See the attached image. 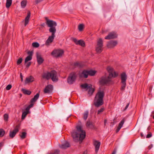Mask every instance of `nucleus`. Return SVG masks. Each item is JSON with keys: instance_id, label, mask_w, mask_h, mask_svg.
<instances>
[{"instance_id": "nucleus-1", "label": "nucleus", "mask_w": 154, "mask_h": 154, "mask_svg": "<svg viewBox=\"0 0 154 154\" xmlns=\"http://www.w3.org/2000/svg\"><path fill=\"white\" fill-rule=\"evenodd\" d=\"M76 129V131H73L71 133L73 140L76 142L79 140L82 141L85 137V131L82 130V127L81 125H77Z\"/></svg>"}, {"instance_id": "nucleus-2", "label": "nucleus", "mask_w": 154, "mask_h": 154, "mask_svg": "<svg viewBox=\"0 0 154 154\" xmlns=\"http://www.w3.org/2000/svg\"><path fill=\"white\" fill-rule=\"evenodd\" d=\"M107 70L109 73V76L107 77L103 76L101 78L99 82L102 85L109 84L111 81V78L112 77L115 78L118 75V74L114 71L112 68L108 67Z\"/></svg>"}, {"instance_id": "nucleus-3", "label": "nucleus", "mask_w": 154, "mask_h": 154, "mask_svg": "<svg viewBox=\"0 0 154 154\" xmlns=\"http://www.w3.org/2000/svg\"><path fill=\"white\" fill-rule=\"evenodd\" d=\"M104 95L103 91H98L94 99V104L96 107H98L103 104Z\"/></svg>"}, {"instance_id": "nucleus-4", "label": "nucleus", "mask_w": 154, "mask_h": 154, "mask_svg": "<svg viewBox=\"0 0 154 154\" xmlns=\"http://www.w3.org/2000/svg\"><path fill=\"white\" fill-rule=\"evenodd\" d=\"M46 24L48 27H50L49 29L50 32H52L51 31V30H53L54 32H56V26H57V23L55 21L51 20H48L47 22H46Z\"/></svg>"}, {"instance_id": "nucleus-5", "label": "nucleus", "mask_w": 154, "mask_h": 154, "mask_svg": "<svg viewBox=\"0 0 154 154\" xmlns=\"http://www.w3.org/2000/svg\"><path fill=\"white\" fill-rule=\"evenodd\" d=\"M81 87L82 88L86 89L87 90L89 89L88 91V94L91 96L92 95L94 92L95 91L94 88L92 87V85H88L87 83H85L81 85Z\"/></svg>"}, {"instance_id": "nucleus-6", "label": "nucleus", "mask_w": 154, "mask_h": 154, "mask_svg": "<svg viewBox=\"0 0 154 154\" xmlns=\"http://www.w3.org/2000/svg\"><path fill=\"white\" fill-rule=\"evenodd\" d=\"M76 78V75L75 73L73 72L71 73L68 78L67 83L70 85L72 84L75 81Z\"/></svg>"}, {"instance_id": "nucleus-7", "label": "nucleus", "mask_w": 154, "mask_h": 154, "mask_svg": "<svg viewBox=\"0 0 154 154\" xmlns=\"http://www.w3.org/2000/svg\"><path fill=\"white\" fill-rule=\"evenodd\" d=\"M53 31L51 30V31L52 32H51L52 33L51 35L49 36L45 42V44L47 46L49 45L50 44L53 42L55 37V32H54Z\"/></svg>"}, {"instance_id": "nucleus-8", "label": "nucleus", "mask_w": 154, "mask_h": 154, "mask_svg": "<svg viewBox=\"0 0 154 154\" xmlns=\"http://www.w3.org/2000/svg\"><path fill=\"white\" fill-rule=\"evenodd\" d=\"M64 53V51L62 50H55L51 53L52 55L56 57L61 56Z\"/></svg>"}, {"instance_id": "nucleus-9", "label": "nucleus", "mask_w": 154, "mask_h": 154, "mask_svg": "<svg viewBox=\"0 0 154 154\" xmlns=\"http://www.w3.org/2000/svg\"><path fill=\"white\" fill-rule=\"evenodd\" d=\"M51 79L54 82H57L58 80L57 73L55 70L51 71Z\"/></svg>"}, {"instance_id": "nucleus-10", "label": "nucleus", "mask_w": 154, "mask_h": 154, "mask_svg": "<svg viewBox=\"0 0 154 154\" xmlns=\"http://www.w3.org/2000/svg\"><path fill=\"white\" fill-rule=\"evenodd\" d=\"M19 125H17L16 126L14 129L12 131L10 132L9 136L10 138H13L15 136L17 133L19 131Z\"/></svg>"}, {"instance_id": "nucleus-11", "label": "nucleus", "mask_w": 154, "mask_h": 154, "mask_svg": "<svg viewBox=\"0 0 154 154\" xmlns=\"http://www.w3.org/2000/svg\"><path fill=\"white\" fill-rule=\"evenodd\" d=\"M93 144L95 147V151L96 153H97L99 150L100 145V143L98 141L94 140Z\"/></svg>"}, {"instance_id": "nucleus-12", "label": "nucleus", "mask_w": 154, "mask_h": 154, "mask_svg": "<svg viewBox=\"0 0 154 154\" xmlns=\"http://www.w3.org/2000/svg\"><path fill=\"white\" fill-rule=\"evenodd\" d=\"M117 37V35L116 33L111 32L109 34L106 36L105 38L106 39H114Z\"/></svg>"}, {"instance_id": "nucleus-13", "label": "nucleus", "mask_w": 154, "mask_h": 154, "mask_svg": "<svg viewBox=\"0 0 154 154\" xmlns=\"http://www.w3.org/2000/svg\"><path fill=\"white\" fill-rule=\"evenodd\" d=\"M53 89V86L51 85H49L46 86L44 90L45 93H50L51 92Z\"/></svg>"}, {"instance_id": "nucleus-14", "label": "nucleus", "mask_w": 154, "mask_h": 154, "mask_svg": "<svg viewBox=\"0 0 154 154\" xmlns=\"http://www.w3.org/2000/svg\"><path fill=\"white\" fill-rule=\"evenodd\" d=\"M86 127L88 129H95L94 123L89 120H88L87 122Z\"/></svg>"}, {"instance_id": "nucleus-15", "label": "nucleus", "mask_w": 154, "mask_h": 154, "mask_svg": "<svg viewBox=\"0 0 154 154\" xmlns=\"http://www.w3.org/2000/svg\"><path fill=\"white\" fill-rule=\"evenodd\" d=\"M117 44V42L116 41H110L108 43L107 46L109 48H113Z\"/></svg>"}, {"instance_id": "nucleus-16", "label": "nucleus", "mask_w": 154, "mask_h": 154, "mask_svg": "<svg viewBox=\"0 0 154 154\" xmlns=\"http://www.w3.org/2000/svg\"><path fill=\"white\" fill-rule=\"evenodd\" d=\"M72 40L76 45H79L83 47L85 46V42L82 40H80L78 41L76 38H74Z\"/></svg>"}, {"instance_id": "nucleus-17", "label": "nucleus", "mask_w": 154, "mask_h": 154, "mask_svg": "<svg viewBox=\"0 0 154 154\" xmlns=\"http://www.w3.org/2000/svg\"><path fill=\"white\" fill-rule=\"evenodd\" d=\"M27 53L29 55L26 58L25 60V64H26L28 61L31 60L32 59L33 52L32 51H29Z\"/></svg>"}, {"instance_id": "nucleus-18", "label": "nucleus", "mask_w": 154, "mask_h": 154, "mask_svg": "<svg viewBox=\"0 0 154 154\" xmlns=\"http://www.w3.org/2000/svg\"><path fill=\"white\" fill-rule=\"evenodd\" d=\"M37 61L38 64H41L44 61L42 57L38 53L36 54Z\"/></svg>"}, {"instance_id": "nucleus-19", "label": "nucleus", "mask_w": 154, "mask_h": 154, "mask_svg": "<svg viewBox=\"0 0 154 154\" xmlns=\"http://www.w3.org/2000/svg\"><path fill=\"white\" fill-rule=\"evenodd\" d=\"M89 75L88 73V70H84L82 71V72L80 75V77H83L85 78H86L88 77Z\"/></svg>"}, {"instance_id": "nucleus-20", "label": "nucleus", "mask_w": 154, "mask_h": 154, "mask_svg": "<svg viewBox=\"0 0 154 154\" xmlns=\"http://www.w3.org/2000/svg\"><path fill=\"white\" fill-rule=\"evenodd\" d=\"M51 72H45L43 74L42 77L43 78L47 80L51 78Z\"/></svg>"}, {"instance_id": "nucleus-21", "label": "nucleus", "mask_w": 154, "mask_h": 154, "mask_svg": "<svg viewBox=\"0 0 154 154\" xmlns=\"http://www.w3.org/2000/svg\"><path fill=\"white\" fill-rule=\"evenodd\" d=\"M121 82H126L127 79V75L125 72L122 73L121 74Z\"/></svg>"}, {"instance_id": "nucleus-22", "label": "nucleus", "mask_w": 154, "mask_h": 154, "mask_svg": "<svg viewBox=\"0 0 154 154\" xmlns=\"http://www.w3.org/2000/svg\"><path fill=\"white\" fill-rule=\"evenodd\" d=\"M69 146V143L67 141H66L64 143L60 146V147L63 149H66Z\"/></svg>"}, {"instance_id": "nucleus-23", "label": "nucleus", "mask_w": 154, "mask_h": 154, "mask_svg": "<svg viewBox=\"0 0 154 154\" xmlns=\"http://www.w3.org/2000/svg\"><path fill=\"white\" fill-rule=\"evenodd\" d=\"M31 13L29 11L28 12L27 14V15L26 17L25 18V24L24 25L25 26H26V25L28 23L29 18L30 16Z\"/></svg>"}, {"instance_id": "nucleus-24", "label": "nucleus", "mask_w": 154, "mask_h": 154, "mask_svg": "<svg viewBox=\"0 0 154 154\" xmlns=\"http://www.w3.org/2000/svg\"><path fill=\"white\" fill-rule=\"evenodd\" d=\"M34 78L31 76L28 77H27L26 78V80L25 81V83L26 84H27L29 82H33L34 81Z\"/></svg>"}, {"instance_id": "nucleus-25", "label": "nucleus", "mask_w": 154, "mask_h": 154, "mask_svg": "<svg viewBox=\"0 0 154 154\" xmlns=\"http://www.w3.org/2000/svg\"><path fill=\"white\" fill-rule=\"evenodd\" d=\"M39 96V94L38 93H37L34 96V97L31 100V101L32 102H36L38 99V98Z\"/></svg>"}, {"instance_id": "nucleus-26", "label": "nucleus", "mask_w": 154, "mask_h": 154, "mask_svg": "<svg viewBox=\"0 0 154 154\" xmlns=\"http://www.w3.org/2000/svg\"><path fill=\"white\" fill-rule=\"evenodd\" d=\"M97 46L99 47H103V41L102 39L101 38H99L97 42Z\"/></svg>"}, {"instance_id": "nucleus-27", "label": "nucleus", "mask_w": 154, "mask_h": 154, "mask_svg": "<svg viewBox=\"0 0 154 154\" xmlns=\"http://www.w3.org/2000/svg\"><path fill=\"white\" fill-rule=\"evenodd\" d=\"M22 91L23 94H25L29 95L31 93V92L30 91L26 89H22Z\"/></svg>"}, {"instance_id": "nucleus-28", "label": "nucleus", "mask_w": 154, "mask_h": 154, "mask_svg": "<svg viewBox=\"0 0 154 154\" xmlns=\"http://www.w3.org/2000/svg\"><path fill=\"white\" fill-rule=\"evenodd\" d=\"M88 71L89 75L91 76L94 75L96 72L95 71L92 70H88Z\"/></svg>"}, {"instance_id": "nucleus-29", "label": "nucleus", "mask_w": 154, "mask_h": 154, "mask_svg": "<svg viewBox=\"0 0 154 154\" xmlns=\"http://www.w3.org/2000/svg\"><path fill=\"white\" fill-rule=\"evenodd\" d=\"M12 0H7L6 6L7 8H9L12 4Z\"/></svg>"}, {"instance_id": "nucleus-30", "label": "nucleus", "mask_w": 154, "mask_h": 154, "mask_svg": "<svg viewBox=\"0 0 154 154\" xmlns=\"http://www.w3.org/2000/svg\"><path fill=\"white\" fill-rule=\"evenodd\" d=\"M26 0H23L21 2V6L22 8H24L26 6L27 4Z\"/></svg>"}, {"instance_id": "nucleus-31", "label": "nucleus", "mask_w": 154, "mask_h": 154, "mask_svg": "<svg viewBox=\"0 0 154 154\" xmlns=\"http://www.w3.org/2000/svg\"><path fill=\"white\" fill-rule=\"evenodd\" d=\"M96 50L97 52L100 53L103 50V47L97 46L96 47Z\"/></svg>"}, {"instance_id": "nucleus-32", "label": "nucleus", "mask_w": 154, "mask_h": 154, "mask_svg": "<svg viewBox=\"0 0 154 154\" xmlns=\"http://www.w3.org/2000/svg\"><path fill=\"white\" fill-rule=\"evenodd\" d=\"M88 111H86L83 114V119L85 120H86L88 118Z\"/></svg>"}, {"instance_id": "nucleus-33", "label": "nucleus", "mask_w": 154, "mask_h": 154, "mask_svg": "<svg viewBox=\"0 0 154 154\" xmlns=\"http://www.w3.org/2000/svg\"><path fill=\"white\" fill-rule=\"evenodd\" d=\"M78 29L79 31H82L84 28V25L83 24H80L78 26Z\"/></svg>"}, {"instance_id": "nucleus-34", "label": "nucleus", "mask_w": 154, "mask_h": 154, "mask_svg": "<svg viewBox=\"0 0 154 154\" xmlns=\"http://www.w3.org/2000/svg\"><path fill=\"white\" fill-rule=\"evenodd\" d=\"M26 133L25 132H23L22 133V134L20 135V136L22 139H24L26 137Z\"/></svg>"}, {"instance_id": "nucleus-35", "label": "nucleus", "mask_w": 154, "mask_h": 154, "mask_svg": "<svg viewBox=\"0 0 154 154\" xmlns=\"http://www.w3.org/2000/svg\"><path fill=\"white\" fill-rule=\"evenodd\" d=\"M73 65L75 67H78L81 68L82 67V64L78 62H76L74 63Z\"/></svg>"}, {"instance_id": "nucleus-36", "label": "nucleus", "mask_w": 154, "mask_h": 154, "mask_svg": "<svg viewBox=\"0 0 154 154\" xmlns=\"http://www.w3.org/2000/svg\"><path fill=\"white\" fill-rule=\"evenodd\" d=\"M125 122V118H123L122 120L119 123L118 125V127H120V128H122V126L123 125L124 122Z\"/></svg>"}, {"instance_id": "nucleus-37", "label": "nucleus", "mask_w": 154, "mask_h": 154, "mask_svg": "<svg viewBox=\"0 0 154 154\" xmlns=\"http://www.w3.org/2000/svg\"><path fill=\"white\" fill-rule=\"evenodd\" d=\"M28 113L27 112H23L22 115V119H24L26 117V115Z\"/></svg>"}, {"instance_id": "nucleus-38", "label": "nucleus", "mask_w": 154, "mask_h": 154, "mask_svg": "<svg viewBox=\"0 0 154 154\" xmlns=\"http://www.w3.org/2000/svg\"><path fill=\"white\" fill-rule=\"evenodd\" d=\"M32 46L34 47L38 48L39 46V45L38 43L35 42L32 43Z\"/></svg>"}, {"instance_id": "nucleus-39", "label": "nucleus", "mask_w": 154, "mask_h": 154, "mask_svg": "<svg viewBox=\"0 0 154 154\" xmlns=\"http://www.w3.org/2000/svg\"><path fill=\"white\" fill-rule=\"evenodd\" d=\"M122 83V85L121 87V90H124L126 87V82H121Z\"/></svg>"}, {"instance_id": "nucleus-40", "label": "nucleus", "mask_w": 154, "mask_h": 154, "mask_svg": "<svg viewBox=\"0 0 154 154\" xmlns=\"http://www.w3.org/2000/svg\"><path fill=\"white\" fill-rule=\"evenodd\" d=\"M5 134V131L3 129H0V136L2 137Z\"/></svg>"}, {"instance_id": "nucleus-41", "label": "nucleus", "mask_w": 154, "mask_h": 154, "mask_svg": "<svg viewBox=\"0 0 154 154\" xmlns=\"http://www.w3.org/2000/svg\"><path fill=\"white\" fill-rule=\"evenodd\" d=\"M4 120L6 121H7L8 118V115L7 114H5L4 115Z\"/></svg>"}, {"instance_id": "nucleus-42", "label": "nucleus", "mask_w": 154, "mask_h": 154, "mask_svg": "<svg viewBox=\"0 0 154 154\" xmlns=\"http://www.w3.org/2000/svg\"><path fill=\"white\" fill-rule=\"evenodd\" d=\"M23 59L22 57L20 58L18 60H17V65H19L22 62Z\"/></svg>"}, {"instance_id": "nucleus-43", "label": "nucleus", "mask_w": 154, "mask_h": 154, "mask_svg": "<svg viewBox=\"0 0 154 154\" xmlns=\"http://www.w3.org/2000/svg\"><path fill=\"white\" fill-rule=\"evenodd\" d=\"M12 86L11 85H8L6 87V89L7 90H10Z\"/></svg>"}, {"instance_id": "nucleus-44", "label": "nucleus", "mask_w": 154, "mask_h": 154, "mask_svg": "<svg viewBox=\"0 0 154 154\" xmlns=\"http://www.w3.org/2000/svg\"><path fill=\"white\" fill-rule=\"evenodd\" d=\"M104 109V108H101L98 111V114H100L101 112H102L103 111Z\"/></svg>"}, {"instance_id": "nucleus-45", "label": "nucleus", "mask_w": 154, "mask_h": 154, "mask_svg": "<svg viewBox=\"0 0 154 154\" xmlns=\"http://www.w3.org/2000/svg\"><path fill=\"white\" fill-rule=\"evenodd\" d=\"M34 102H32L31 101V100H30V104L28 106L29 108H30L32 107L34 104Z\"/></svg>"}, {"instance_id": "nucleus-46", "label": "nucleus", "mask_w": 154, "mask_h": 154, "mask_svg": "<svg viewBox=\"0 0 154 154\" xmlns=\"http://www.w3.org/2000/svg\"><path fill=\"white\" fill-rule=\"evenodd\" d=\"M152 136V133L151 132H149V134H147L146 136V137L147 138H149L151 137Z\"/></svg>"}, {"instance_id": "nucleus-47", "label": "nucleus", "mask_w": 154, "mask_h": 154, "mask_svg": "<svg viewBox=\"0 0 154 154\" xmlns=\"http://www.w3.org/2000/svg\"><path fill=\"white\" fill-rule=\"evenodd\" d=\"M25 64H26V67L27 68H28L31 65V62H29L27 63H26Z\"/></svg>"}, {"instance_id": "nucleus-48", "label": "nucleus", "mask_w": 154, "mask_h": 154, "mask_svg": "<svg viewBox=\"0 0 154 154\" xmlns=\"http://www.w3.org/2000/svg\"><path fill=\"white\" fill-rule=\"evenodd\" d=\"M121 128H120V127H119L118 126L116 130V132H119Z\"/></svg>"}, {"instance_id": "nucleus-49", "label": "nucleus", "mask_w": 154, "mask_h": 154, "mask_svg": "<svg viewBox=\"0 0 154 154\" xmlns=\"http://www.w3.org/2000/svg\"><path fill=\"white\" fill-rule=\"evenodd\" d=\"M129 103H128L127 104V105H126V107H125V109L124 110H126L127 109V108L129 106Z\"/></svg>"}, {"instance_id": "nucleus-50", "label": "nucleus", "mask_w": 154, "mask_h": 154, "mask_svg": "<svg viewBox=\"0 0 154 154\" xmlns=\"http://www.w3.org/2000/svg\"><path fill=\"white\" fill-rule=\"evenodd\" d=\"M30 109V108H29V106H27L26 109V111L25 112H27L28 113Z\"/></svg>"}, {"instance_id": "nucleus-51", "label": "nucleus", "mask_w": 154, "mask_h": 154, "mask_svg": "<svg viewBox=\"0 0 154 154\" xmlns=\"http://www.w3.org/2000/svg\"><path fill=\"white\" fill-rule=\"evenodd\" d=\"M20 77L21 80V81H22L23 80V76L22 73H20Z\"/></svg>"}, {"instance_id": "nucleus-52", "label": "nucleus", "mask_w": 154, "mask_h": 154, "mask_svg": "<svg viewBox=\"0 0 154 154\" xmlns=\"http://www.w3.org/2000/svg\"><path fill=\"white\" fill-rule=\"evenodd\" d=\"M4 145V143L2 142L0 143V148L2 147Z\"/></svg>"}, {"instance_id": "nucleus-53", "label": "nucleus", "mask_w": 154, "mask_h": 154, "mask_svg": "<svg viewBox=\"0 0 154 154\" xmlns=\"http://www.w3.org/2000/svg\"><path fill=\"white\" fill-rule=\"evenodd\" d=\"M45 19L46 21V22H47V21L48 20H49L48 19V18L47 17H45Z\"/></svg>"}, {"instance_id": "nucleus-54", "label": "nucleus", "mask_w": 154, "mask_h": 154, "mask_svg": "<svg viewBox=\"0 0 154 154\" xmlns=\"http://www.w3.org/2000/svg\"><path fill=\"white\" fill-rule=\"evenodd\" d=\"M140 135L141 137H143V135L142 133H141Z\"/></svg>"}, {"instance_id": "nucleus-55", "label": "nucleus", "mask_w": 154, "mask_h": 154, "mask_svg": "<svg viewBox=\"0 0 154 154\" xmlns=\"http://www.w3.org/2000/svg\"><path fill=\"white\" fill-rule=\"evenodd\" d=\"M152 146H149L148 147H149V149H150L151 148V147H152Z\"/></svg>"}, {"instance_id": "nucleus-56", "label": "nucleus", "mask_w": 154, "mask_h": 154, "mask_svg": "<svg viewBox=\"0 0 154 154\" xmlns=\"http://www.w3.org/2000/svg\"><path fill=\"white\" fill-rule=\"evenodd\" d=\"M45 23H43L42 24H41V26H44V25H45Z\"/></svg>"}, {"instance_id": "nucleus-57", "label": "nucleus", "mask_w": 154, "mask_h": 154, "mask_svg": "<svg viewBox=\"0 0 154 154\" xmlns=\"http://www.w3.org/2000/svg\"><path fill=\"white\" fill-rule=\"evenodd\" d=\"M116 154V152L115 151H113L112 154Z\"/></svg>"}, {"instance_id": "nucleus-58", "label": "nucleus", "mask_w": 154, "mask_h": 154, "mask_svg": "<svg viewBox=\"0 0 154 154\" xmlns=\"http://www.w3.org/2000/svg\"><path fill=\"white\" fill-rule=\"evenodd\" d=\"M39 2H40L39 1H38V0H37V1H36V3L37 4V3H38Z\"/></svg>"}, {"instance_id": "nucleus-59", "label": "nucleus", "mask_w": 154, "mask_h": 154, "mask_svg": "<svg viewBox=\"0 0 154 154\" xmlns=\"http://www.w3.org/2000/svg\"><path fill=\"white\" fill-rule=\"evenodd\" d=\"M106 123V120H105L104 121V124L105 125V124Z\"/></svg>"}, {"instance_id": "nucleus-60", "label": "nucleus", "mask_w": 154, "mask_h": 154, "mask_svg": "<svg viewBox=\"0 0 154 154\" xmlns=\"http://www.w3.org/2000/svg\"><path fill=\"white\" fill-rule=\"evenodd\" d=\"M23 154H27V153L26 152H25L23 153Z\"/></svg>"}, {"instance_id": "nucleus-61", "label": "nucleus", "mask_w": 154, "mask_h": 154, "mask_svg": "<svg viewBox=\"0 0 154 154\" xmlns=\"http://www.w3.org/2000/svg\"><path fill=\"white\" fill-rule=\"evenodd\" d=\"M153 119H154V116H153Z\"/></svg>"}]
</instances>
